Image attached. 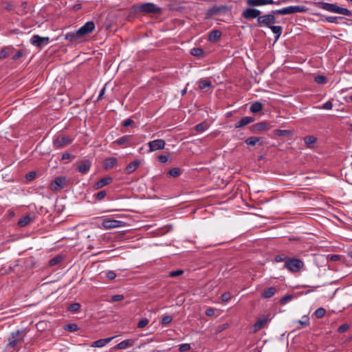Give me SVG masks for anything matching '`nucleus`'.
<instances>
[{
    "instance_id": "f257e3e1",
    "label": "nucleus",
    "mask_w": 352,
    "mask_h": 352,
    "mask_svg": "<svg viewBox=\"0 0 352 352\" xmlns=\"http://www.w3.org/2000/svg\"><path fill=\"white\" fill-rule=\"evenodd\" d=\"M316 6L324 10L330 12L340 14L347 16H352V12L347 8L338 6L336 3H329L324 1L316 3Z\"/></svg>"
},
{
    "instance_id": "f03ea898",
    "label": "nucleus",
    "mask_w": 352,
    "mask_h": 352,
    "mask_svg": "<svg viewBox=\"0 0 352 352\" xmlns=\"http://www.w3.org/2000/svg\"><path fill=\"white\" fill-rule=\"evenodd\" d=\"M274 12V10H272L271 13L260 15V17H258V20H256V26L269 28L275 24L276 23V14H278Z\"/></svg>"
},
{
    "instance_id": "7ed1b4c3",
    "label": "nucleus",
    "mask_w": 352,
    "mask_h": 352,
    "mask_svg": "<svg viewBox=\"0 0 352 352\" xmlns=\"http://www.w3.org/2000/svg\"><path fill=\"white\" fill-rule=\"evenodd\" d=\"M284 267L291 272L296 273L303 268L304 263L298 258H289L285 261Z\"/></svg>"
},
{
    "instance_id": "20e7f679",
    "label": "nucleus",
    "mask_w": 352,
    "mask_h": 352,
    "mask_svg": "<svg viewBox=\"0 0 352 352\" xmlns=\"http://www.w3.org/2000/svg\"><path fill=\"white\" fill-rule=\"evenodd\" d=\"M308 10V8L305 6H290L278 10H274V13L278 14H291L297 12L304 13Z\"/></svg>"
},
{
    "instance_id": "39448f33",
    "label": "nucleus",
    "mask_w": 352,
    "mask_h": 352,
    "mask_svg": "<svg viewBox=\"0 0 352 352\" xmlns=\"http://www.w3.org/2000/svg\"><path fill=\"white\" fill-rule=\"evenodd\" d=\"M73 142L69 136L56 135L53 139V146L56 149L62 148Z\"/></svg>"
},
{
    "instance_id": "423d86ee",
    "label": "nucleus",
    "mask_w": 352,
    "mask_h": 352,
    "mask_svg": "<svg viewBox=\"0 0 352 352\" xmlns=\"http://www.w3.org/2000/svg\"><path fill=\"white\" fill-rule=\"evenodd\" d=\"M22 331L16 330L12 332L8 337V344L7 348H14L19 343H21L23 341V337L22 336Z\"/></svg>"
},
{
    "instance_id": "0eeeda50",
    "label": "nucleus",
    "mask_w": 352,
    "mask_h": 352,
    "mask_svg": "<svg viewBox=\"0 0 352 352\" xmlns=\"http://www.w3.org/2000/svg\"><path fill=\"white\" fill-rule=\"evenodd\" d=\"M140 12L144 13H159L160 8L153 3H140L137 6V9Z\"/></svg>"
},
{
    "instance_id": "6e6552de",
    "label": "nucleus",
    "mask_w": 352,
    "mask_h": 352,
    "mask_svg": "<svg viewBox=\"0 0 352 352\" xmlns=\"http://www.w3.org/2000/svg\"><path fill=\"white\" fill-rule=\"evenodd\" d=\"M67 185V178L65 176L56 177L50 183V188L52 190H59L64 188Z\"/></svg>"
},
{
    "instance_id": "1a4fd4ad",
    "label": "nucleus",
    "mask_w": 352,
    "mask_h": 352,
    "mask_svg": "<svg viewBox=\"0 0 352 352\" xmlns=\"http://www.w3.org/2000/svg\"><path fill=\"white\" fill-rule=\"evenodd\" d=\"M95 23L92 21L86 22L82 27L77 30V34L81 37L91 34L95 29Z\"/></svg>"
},
{
    "instance_id": "9d476101",
    "label": "nucleus",
    "mask_w": 352,
    "mask_h": 352,
    "mask_svg": "<svg viewBox=\"0 0 352 352\" xmlns=\"http://www.w3.org/2000/svg\"><path fill=\"white\" fill-rule=\"evenodd\" d=\"M261 12L256 8H248L242 12V16L247 20H252L260 17Z\"/></svg>"
},
{
    "instance_id": "9b49d317",
    "label": "nucleus",
    "mask_w": 352,
    "mask_h": 352,
    "mask_svg": "<svg viewBox=\"0 0 352 352\" xmlns=\"http://www.w3.org/2000/svg\"><path fill=\"white\" fill-rule=\"evenodd\" d=\"M125 225V223L122 221L115 220V219H104L102 226L105 229H112L116 228L123 227Z\"/></svg>"
},
{
    "instance_id": "f8f14e48",
    "label": "nucleus",
    "mask_w": 352,
    "mask_h": 352,
    "mask_svg": "<svg viewBox=\"0 0 352 352\" xmlns=\"http://www.w3.org/2000/svg\"><path fill=\"white\" fill-rule=\"evenodd\" d=\"M50 38L48 37H42L38 34L33 35L30 38V43L36 47H42L49 43Z\"/></svg>"
},
{
    "instance_id": "ddd939ff",
    "label": "nucleus",
    "mask_w": 352,
    "mask_h": 352,
    "mask_svg": "<svg viewBox=\"0 0 352 352\" xmlns=\"http://www.w3.org/2000/svg\"><path fill=\"white\" fill-rule=\"evenodd\" d=\"M149 147V152H153L157 150H161L164 148L166 145V142L162 139H157L155 140L150 141L148 143Z\"/></svg>"
},
{
    "instance_id": "4468645a",
    "label": "nucleus",
    "mask_w": 352,
    "mask_h": 352,
    "mask_svg": "<svg viewBox=\"0 0 352 352\" xmlns=\"http://www.w3.org/2000/svg\"><path fill=\"white\" fill-rule=\"evenodd\" d=\"M113 144L119 146H124L125 147L131 146L133 144V136L131 135H123L113 142Z\"/></svg>"
},
{
    "instance_id": "2eb2a0df",
    "label": "nucleus",
    "mask_w": 352,
    "mask_h": 352,
    "mask_svg": "<svg viewBox=\"0 0 352 352\" xmlns=\"http://www.w3.org/2000/svg\"><path fill=\"white\" fill-rule=\"evenodd\" d=\"M270 128V124L268 122L263 121L252 125L250 129L252 133H256L263 130H269Z\"/></svg>"
},
{
    "instance_id": "dca6fc26",
    "label": "nucleus",
    "mask_w": 352,
    "mask_h": 352,
    "mask_svg": "<svg viewBox=\"0 0 352 352\" xmlns=\"http://www.w3.org/2000/svg\"><path fill=\"white\" fill-rule=\"evenodd\" d=\"M91 167V162L89 160H85L78 166L76 170L81 174L85 175L90 170Z\"/></svg>"
},
{
    "instance_id": "f3484780",
    "label": "nucleus",
    "mask_w": 352,
    "mask_h": 352,
    "mask_svg": "<svg viewBox=\"0 0 352 352\" xmlns=\"http://www.w3.org/2000/svg\"><path fill=\"white\" fill-rule=\"evenodd\" d=\"M269 320L268 316H263L257 319L256 322L253 325V331L256 332L263 328Z\"/></svg>"
},
{
    "instance_id": "a211bd4d",
    "label": "nucleus",
    "mask_w": 352,
    "mask_h": 352,
    "mask_svg": "<svg viewBox=\"0 0 352 352\" xmlns=\"http://www.w3.org/2000/svg\"><path fill=\"white\" fill-rule=\"evenodd\" d=\"M246 3L248 6L257 7L274 3V0H247Z\"/></svg>"
},
{
    "instance_id": "6ab92c4d",
    "label": "nucleus",
    "mask_w": 352,
    "mask_h": 352,
    "mask_svg": "<svg viewBox=\"0 0 352 352\" xmlns=\"http://www.w3.org/2000/svg\"><path fill=\"white\" fill-rule=\"evenodd\" d=\"M254 118L252 116H245L242 118L241 120H239L238 122H236L234 124V127L236 129H239L241 127H243L248 124H250L254 121Z\"/></svg>"
},
{
    "instance_id": "aec40b11",
    "label": "nucleus",
    "mask_w": 352,
    "mask_h": 352,
    "mask_svg": "<svg viewBox=\"0 0 352 352\" xmlns=\"http://www.w3.org/2000/svg\"><path fill=\"white\" fill-rule=\"evenodd\" d=\"M221 35L222 33L220 30H212L208 33V40L210 43H216L220 39Z\"/></svg>"
},
{
    "instance_id": "412c9836",
    "label": "nucleus",
    "mask_w": 352,
    "mask_h": 352,
    "mask_svg": "<svg viewBox=\"0 0 352 352\" xmlns=\"http://www.w3.org/2000/svg\"><path fill=\"white\" fill-rule=\"evenodd\" d=\"M140 164L141 161L140 160H135L131 162L126 166L124 169L125 173L127 175L131 174L138 168Z\"/></svg>"
},
{
    "instance_id": "4be33fe9",
    "label": "nucleus",
    "mask_w": 352,
    "mask_h": 352,
    "mask_svg": "<svg viewBox=\"0 0 352 352\" xmlns=\"http://www.w3.org/2000/svg\"><path fill=\"white\" fill-rule=\"evenodd\" d=\"M113 181V178L111 177H105L100 179H99L94 186L95 189H99L104 186H107L109 184H111Z\"/></svg>"
},
{
    "instance_id": "5701e85b",
    "label": "nucleus",
    "mask_w": 352,
    "mask_h": 352,
    "mask_svg": "<svg viewBox=\"0 0 352 352\" xmlns=\"http://www.w3.org/2000/svg\"><path fill=\"white\" fill-rule=\"evenodd\" d=\"M115 337L113 336V337H110V338H107L99 339V340L92 342V344H91V346L98 347V348L102 347V346H105L106 344H107L108 343H109Z\"/></svg>"
},
{
    "instance_id": "b1692460",
    "label": "nucleus",
    "mask_w": 352,
    "mask_h": 352,
    "mask_svg": "<svg viewBox=\"0 0 352 352\" xmlns=\"http://www.w3.org/2000/svg\"><path fill=\"white\" fill-rule=\"evenodd\" d=\"M245 142L247 145L252 146H255L256 144L259 145L263 144V138L259 137H250L245 140Z\"/></svg>"
},
{
    "instance_id": "393cba45",
    "label": "nucleus",
    "mask_w": 352,
    "mask_h": 352,
    "mask_svg": "<svg viewBox=\"0 0 352 352\" xmlns=\"http://www.w3.org/2000/svg\"><path fill=\"white\" fill-rule=\"evenodd\" d=\"M135 344V340L131 339L124 340L118 343L116 348L118 349H125L129 347L133 346Z\"/></svg>"
},
{
    "instance_id": "a878e982",
    "label": "nucleus",
    "mask_w": 352,
    "mask_h": 352,
    "mask_svg": "<svg viewBox=\"0 0 352 352\" xmlns=\"http://www.w3.org/2000/svg\"><path fill=\"white\" fill-rule=\"evenodd\" d=\"M118 162V160L116 157H111L107 158L104 160L103 167L106 170H109L113 168Z\"/></svg>"
},
{
    "instance_id": "bb28decb",
    "label": "nucleus",
    "mask_w": 352,
    "mask_h": 352,
    "mask_svg": "<svg viewBox=\"0 0 352 352\" xmlns=\"http://www.w3.org/2000/svg\"><path fill=\"white\" fill-rule=\"evenodd\" d=\"M81 38L82 37L80 36V34H77V31L67 32L65 36V39L72 43L76 42Z\"/></svg>"
},
{
    "instance_id": "cd10ccee",
    "label": "nucleus",
    "mask_w": 352,
    "mask_h": 352,
    "mask_svg": "<svg viewBox=\"0 0 352 352\" xmlns=\"http://www.w3.org/2000/svg\"><path fill=\"white\" fill-rule=\"evenodd\" d=\"M14 48L12 47H3L0 50V60L8 57L14 52Z\"/></svg>"
},
{
    "instance_id": "c85d7f7f",
    "label": "nucleus",
    "mask_w": 352,
    "mask_h": 352,
    "mask_svg": "<svg viewBox=\"0 0 352 352\" xmlns=\"http://www.w3.org/2000/svg\"><path fill=\"white\" fill-rule=\"evenodd\" d=\"M268 28L275 34V41H278L283 32V28L280 25H274L273 24Z\"/></svg>"
},
{
    "instance_id": "c756f323",
    "label": "nucleus",
    "mask_w": 352,
    "mask_h": 352,
    "mask_svg": "<svg viewBox=\"0 0 352 352\" xmlns=\"http://www.w3.org/2000/svg\"><path fill=\"white\" fill-rule=\"evenodd\" d=\"M263 104L258 101L254 102L250 106V110L252 113H258L263 109Z\"/></svg>"
},
{
    "instance_id": "7c9ffc66",
    "label": "nucleus",
    "mask_w": 352,
    "mask_h": 352,
    "mask_svg": "<svg viewBox=\"0 0 352 352\" xmlns=\"http://www.w3.org/2000/svg\"><path fill=\"white\" fill-rule=\"evenodd\" d=\"M198 87L200 89H204L207 87H212V82L206 78H201L198 81Z\"/></svg>"
},
{
    "instance_id": "2f4dec72",
    "label": "nucleus",
    "mask_w": 352,
    "mask_h": 352,
    "mask_svg": "<svg viewBox=\"0 0 352 352\" xmlns=\"http://www.w3.org/2000/svg\"><path fill=\"white\" fill-rule=\"evenodd\" d=\"M276 292V289L274 287H270L267 288V289L264 290L262 296L265 298H269L272 297Z\"/></svg>"
},
{
    "instance_id": "473e14b6",
    "label": "nucleus",
    "mask_w": 352,
    "mask_h": 352,
    "mask_svg": "<svg viewBox=\"0 0 352 352\" xmlns=\"http://www.w3.org/2000/svg\"><path fill=\"white\" fill-rule=\"evenodd\" d=\"M274 134L277 136H290L292 135V131L286 129H276L274 131Z\"/></svg>"
},
{
    "instance_id": "72a5a7b5",
    "label": "nucleus",
    "mask_w": 352,
    "mask_h": 352,
    "mask_svg": "<svg viewBox=\"0 0 352 352\" xmlns=\"http://www.w3.org/2000/svg\"><path fill=\"white\" fill-rule=\"evenodd\" d=\"M190 54L194 56L201 58L204 56V51L203 49L199 47H193L190 50Z\"/></svg>"
},
{
    "instance_id": "f704fd0d",
    "label": "nucleus",
    "mask_w": 352,
    "mask_h": 352,
    "mask_svg": "<svg viewBox=\"0 0 352 352\" xmlns=\"http://www.w3.org/2000/svg\"><path fill=\"white\" fill-rule=\"evenodd\" d=\"M31 221V218L29 215H26L21 218L18 221V225L21 227H24L28 225Z\"/></svg>"
},
{
    "instance_id": "c9c22d12",
    "label": "nucleus",
    "mask_w": 352,
    "mask_h": 352,
    "mask_svg": "<svg viewBox=\"0 0 352 352\" xmlns=\"http://www.w3.org/2000/svg\"><path fill=\"white\" fill-rule=\"evenodd\" d=\"M316 141L317 138L313 135H309L304 138L305 144L309 147L316 143Z\"/></svg>"
},
{
    "instance_id": "e433bc0d",
    "label": "nucleus",
    "mask_w": 352,
    "mask_h": 352,
    "mask_svg": "<svg viewBox=\"0 0 352 352\" xmlns=\"http://www.w3.org/2000/svg\"><path fill=\"white\" fill-rule=\"evenodd\" d=\"M181 173L180 169L179 168H170L168 173L167 175L172 177H178Z\"/></svg>"
},
{
    "instance_id": "4c0bfd02",
    "label": "nucleus",
    "mask_w": 352,
    "mask_h": 352,
    "mask_svg": "<svg viewBox=\"0 0 352 352\" xmlns=\"http://www.w3.org/2000/svg\"><path fill=\"white\" fill-rule=\"evenodd\" d=\"M326 310L322 307L318 308L314 313V315L316 318H322L324 316Z\"/></svg>"
},
{
    "instance_id": "58836bf2",
    "label": "nucleus",
    "mask_w": 352,
    "mask_h": 352,
    "mask_svg": "<svg viewBox=\"0 0 352 352\" xmlns=\"http://www.w3.org/2000/svg\"><path fill=\"white\" fill-rule=\"evenodd\" d=\"M316 82L320 85H324L327 82V78L324 76L318 75L314 78Z\"/></svg>"
},
{
    "instance_id": "ea45409f",
    "label": "nucleus",
    "mask_w": 352,
    "mask_h": 352,
    "mask_svg": "<svg viewBox=\"0 0 352 352\" xmlns=\"http://www.w3.org/2000/svg\"><path fill=\"white\" fill-rule=\"evenodd\" d=\"M208 129L206 123L201 122L195 126V130L198 132H204Z\"/></svg>"
},
{
    "instance_id": "a19ab883",
    "label": "nucleus",
    "mask_w": 352,
    "mask_h": 352,
    "mask_svg": "<svg viewBox=\"0 0 352 352\" xmlns=\"http://www.w3.org/2000/svg\"><path fill=\"white\" fill-rule=\"evenodd\" d=\"M173 318L170 316L165 315L162 318L161 323L164 325H167L171 322Z\"/></svg>"
},
{
    "instance_id": "79ce46f5",
    "label": "nucleus",
    "mask_w": 352,
    "mask_h": 352,
    "mask_svg": "<svg viewBox=\"0 0 352 352\" xmlns=\"http://www.w3.org/2000/svg\"><path fill=\"white\" fill-rule=\"evenodd\" d=\"M80 308V305L78 302L72 303L69 305L68 309L72 312L78 311Z\"/></svg>"
},
{
    "instance_id": "37998d69",
    "label": "nucleus",
    "mask_w": 352,
    "mask_h": 352,
    "mask_svg": "<svg viewBox=\"0 0 352 352\" xmlns=\"http://www.w3.org/2000/svg\"><path fill=\"white\" fill-rule=\"evenodd\" d=\"M65 329L71 332L76 331L78 329V326L76 324H68L65 326Z\"/></svg>"
},
{
    "instance_id": "c03bdc74",
    "label": "nucleus",
    "mask_w": 352,
    "mask_h": 352,
    "mask_svg": "<svg viewBox=\"0 0 352 352\" xmlns=\"http://www.w3.org/2000/svg\"><path fill=\"white\" fill-rule=\"evenodd\" d=\"M302 320H298L297 322L300 324H301L302 326H308L309 324V318L307 316L305 315L302 316Z\"/></svg>"
},
{
    "instance_id": "a18cd8bd",
    "label": "nucleus",
    "mask_w": 352,
    "mask_h": 352,
    "mask_svg": "<svg viewBox=\"0 0 352 352\" xmlns=\"http://www.w3.org/2000/svg\"><path fill=\"white\" fill-rule=\"evenodd\" d=\"M289 258L285 256V254H279L275 256L274 261L276 262H283L284 261L285 263V261L287 260Z\"/></svg>"
},
{
    "instance_id": "49530a36",
    "label": "nucleus",
    "mask_w": 352,
    "mask_h": 352,
    "mask_svg": "<svg viewBox=\"0 0 352 352\" xmlns=\"http://www.w3.org/2000/svg\"><path fill=\"white\" fill-rule=\"evenodd\" d=\"M149 322V320L147 318H143L142 320H140L138 324V328H140V329H142L144 328V327H146Z\"/></svg>"
},
{
    "instance_id": "de8ad7c7",
    "label": "nucleus",
    "mask_w": 352,
    "mask_h": 352,
    "mask_svg": "<svg viewBox=\"0 0 352 352\" xmlns=\"http://www.w3.org/2000/svg\"><path fill=\"white\" fill-rule=\"evenodd\" d=\"M61 257L60 256H56V257H54L53 258H52L50 261H49V265L50 266H53V265H55L56 264H58V263L60 262L61 261Z\"/></svg>"
},
{
    "instance_id": "09e8293b",
    "label": "nucleus",
    "mask_w": 352,
    "mask_h": 352,
    "mask_svg": "<svg viewBox=\"0 0 352 352\" xmlns=\"http://www.w3.org/2000/svg\"><path fill=\"white\" fill-rule=\"evenodd\" d=\"M190 349V344L185 343V344H182L179 345V350L181 352L186 351H188Z\"/></svg>"
},
{
    "instance_id": "8fccbe9b",
    "label": "nucleus",
    "mask_w": 352,
    "mask_h": 352,
    "mask_svg": "<svg viewBox=\"0 0 352 352\" xmlns=\"http://www.w3.org/2000/svg\"><path fill=\"white\" fill-rule=\"evenodd\" d=\"M183 274H184V271L182 270H178L170 272L169 273V276L170 277H176V276H179Z\"/></svg>"
},
{
    "instance_id": "3c124183",
    "label": "nucleus",
    "mask_w": 352,
    "mask_h": 352,
    "mask_svg": "<svg viewBox=\"0 0 352 352\" xmlns=\"http://www.w3.org/2000/svg\"><path fill=\"white\" fill-rule=\"evenodd\" d=\"M338 19H341V17H340V16H328V17L325 18L324 21H327L329 23H337Z\"/></svg>"
},
{
    "instance_id": "603ef678",
    "label": "nucleus",
    "mask_w": 352,
    "mask_h": 352,
    "mask_svg": "<svg viewBox=\"0 0 352 352\" xmlns=\"http://www.w3.org/2000/svg\"><path fill=\"white\" fill-rule=\"evenodd\" d=\"M332 107H333L332 102L330 100H328L322 105L321 109H326V110H330L332 109Z\"/></svg>"
},
{
    "instance_id": "864d4df0",
    "label": "nucleus",
    "mask_w": 352,
    "mask_h": 352,
    "mask_svg": "<svg viewBox=\"0 0 352 352\" xmlns=\"http://www.w3.org/2000/svg\"><path fill=\"white\" fill-rule=\"evenodd\" d=\"M133 124H134V121L131 118H128V119L124 120L122 122V126L124 127H128V126L132 125Z\"/></svg>"
},
{
    "instance_id": "5fc2aeb1",
    "label": "nucleus",
    "mask_w": 352,
    "mask_h": 352,
    "mask_svg": "<svg viewBox=\"0 0 352 352\" xmlns=\"http://www.w3.org/2000/svg\"><path fill=\"white\" fill-rule=\"evenodd\" d=\"M105 276L109 280H113L116 277V274L113 271L109 270L106 272Z\"/></svg>"
},
{
    "instance_id": "6e6d98bb",
    "label": "nucleus",
    "mask_w": 352,
    "mask_h": 352,
    "mask_svg": "<svg viewBox=\"0 0 352 352\" xmlns=\"http://www.w3.org/2000/svg\"><path fill=\"white\" fill-rule=\"evenodd\" d=\"M292 299V296L291 295H287V296L283 297L280 299V302L282 305H285L286 303L289 302Z\"/></svg>"
},
{
    "instance_id": "4d7b16f0",
    "label": "nucleus",
    "mask_w": 352,
    "mask_h": 352,
    "mask_svg": "<svg viewBox=\"0 0 352 352\" xmlns=\"http://www.w3.org/2000/svg\"><path fill=\"white\" fill-rule=\"evenodd\" d=\"M23 56V52L22 50H18L14 55H13L12 59L16 60Z\"/></svg>"
},
{
    "instance_id": "13d9d810",
    "label": "nucleus",
    "mask_w": 352,
    "mask_h": 352,
    "mask_svg": "<svg viewBox=\"0 0 352 352\" xmlns=\"http://www.w3.org/2000/svg\"><path fill=\"white\" fill-rule=\"evenodd\" d=\"M231 298V294L229 292H226L221 295V300L223 302H228Z\"/></svg>"
},
{
    "instance_id": "bf43d9fd",
    "label": "nucleus",
    "mask_w": 352,
    "mask_h": 352,
    "mask_svg": "<svg viewBox=\"0 0 352 352\" xmlns=\"http://www.w3.org/2000/svg\"><path fill=\"white\" fill-rule=\"evenodd\" d=\"M157 159L161 163L164 164L168 162V156L166 155H160L157 157Z\"/></svg>"
},
{
    "instance_id": "052dcab7",
    "label": "nucleus",
    "mask_w": 352,
    "mask_h": 352,
    "mask_svg": "<svg viewBox=\"0 0 352 352\" xmlns=\"http://www.w3.org/2000/svg\"><path fill=\"white\" fill-rule=\"evenodd\" d=\"M124 299V296L123 295H120V294H118V295H114L111 297V302H117V301H120V300H122Z\"/></svg>"
},
{
    "instance_id": "680f3d73",
    "label": "nucleus",
    "mask_w": 352,
    "mask_h": 352,
    "mask_svg": "<svg viewBox=\"0 0 352 352\" xmlns=\"http://www.w3.org/2000/svg\"><path fill=\"white\" fill-rule=\"evenodd\" d=\"M349 329V325L347 324H343L342 325H340L339 327H338V332L339 333H344V331H346L347 329Z\"/></svg>"
},
{
    "instance_id": "e2e57ef3",
    "label": "nucleus",
    "mask_w": 352,
    "mask_h": 352,
    "mask_svg": "<svg viewBox=\"0 0 352 352\" xmlns=\"http://www.w3.org/2000/svg\"><path fill=\"white\" fill-rule=\"evenodd\" d=\"M36 173L34 171L30 172L26 175V179L29 181L34 179L36 177Z\"/></svg>"
},
{
    "instance_id": "0e129e2a",
    "label": "nucleus",
    "mask_w": 352,
    "mask_h": 352,
    "mask_svg": "<svg viewBox=\"0 0 352 352\" xmlns=\"http://www.w3.org/2000/svg\"><path fill=\"white\" fill-rule=\"evenodd\" d=\"M106 195L107 192L105 190H100L95 195V198H104Z\"/></svg>"
},
{
    "instance_id": "69168bd1",
    "label": "nucleus",
    "mask_w": 352,
    "mask_h": 352,
    "mask_svg": "<svg viewBox=\"0 0 352 352\" xmlns=\"http://www.w3.org/2000/svg\"><path fill=\"white\" fill-rule=\"evenodd\" d=\"M205 314L208 316H212L214 315V309L213 308H208L206 310Z\"/></svg>"
},
{
    "instance_id": "338daca9",
    "label": "nucleus",
    "mask_w": 352,
    "mask_h": 352,
    "mask_svg": "<svg viewBox=\"0 0 352 352\" xmlns=\"http://www.w3.org/2000/svg\"><path fill=\"white\" fill-rule=\"evenodd\" d=\"M105 90H106V87H105V86H104V87L101 90H100V93H99V95H98V98H97V100H98V101L100 100L102 98V97H103V96H104V93H105Z\"/></svg>"
},
{
    "instance_id": "774afa93",
    "label": "nucleus",
    "mask_w": 352,
    "mask_h": 352,
    "mask_svg": "<svg viewBox=\"0 0 352 352\" xmlns=\"http://www.w3.org/2000/svg\"><path fill=\"white\" fill-rule=\"evenodd\" d=\"M340 258V256L338 254H332L330 255L329 260L331 261H338Z\"/></svg>"
}]
</instances>
